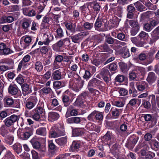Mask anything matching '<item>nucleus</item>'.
I'll return each mask as SVG.
<instances>
[{"label": "nucleus", "mask_w": 159, "mask_h": 159, "mask_svg": "<svg viewBox=\"0 0 159 159\" xmlns=\"http://www.w3.org/2000/svg\"><path fill=\"white\" fill-rule=\"evenodd\" d=\"M92 86H89V85H88L87 88L89 91L93 95L95 94L98 95L99 94V91L92 88Z\"/></svg>", "instance_id": "obj_43"}, {"label": "nucleus", "mask_w": 159, "mask_h": 159, "mask_svg": "<svg viewBox=\"0 0 159 159\" xmlns=\"http://www.w3.org/2000/svg\"><path fill=\"white\" fill-rule=\"evenodd\" d=\"M140 1L143 3L149 9L154 10L156 8V7L150 2L148 0H140Z\"/></svg>", "instance_id": "obj_24"}, {"label": "nucleus", "mask_w": 159, "mask_h": 159, "mask_svg": "<svg viewBox=\"0 0 159 159\" xmlns=\"http://www.w3.org/2000/svg\"><path fill=\"white\" fill-rule=\"evenodd\" d=\"M146 87V84L143 82L140 83L139 84H137V89L139 91H143L144 90Z\"/></svg>", "instance_id": "obj_44"}, {"label": "nucleus", "mask_w": 159, "mask_h": 159, "mask_svg": "<svg viewBox=\"0 0 159 159\" xmlns=\"http://www.w3.org/2000/svg\"><path fill=\"white\" fill-rule=\"evenodd\" d=\"M88 33L85 32L80 33L76 35L70 36L72 41L75 43L80 42L84 36L87 35Z\"/></svg>", "instance_id": "obj_8"}, {"label": "nucleus", "mask_w": 159, "mask_h": 159, "mask_svg": "<svg viewBox=\"0 0 159 159\" xmlns=\"http://www.w3.org/2000/svg\"><path fill=\"white\" fill-rule=\"evenodd\" d=\"M4 101L6 107L12 106L14 102L13 99L9 98H4Z\"/></svg>", "instance_id": "obj_32"}, {"label": "nucleus", "mask_w": 159, "mask_h": 159, "mask_svg": "<svg viewBox=\"0 0 159 159\" xmlns=\"http://www.w3.org/2000/svg\"><path fill=\"white\" fill-rule=\"evenodd\" d=\"M59 117V114L55 112L52 111L49 112L48 114V120L51 122L57 120Z\"/></svg>", "instance_id": "obj_13"}, {"label": "nucleus", "mask_w": 159, "mask_h": 159, "mask_svg": "<svg viewBox=\"0 0 159 159\" xmlns=\"http://www.w3.org/2000/svg\"><path fill=\"white\" fill-rule=\"evenodd\" d=\"M51 75V72L50 71H47L43 75V78H42L41 80L39 83L42 84H44L45 81L48 80L50 78Z\"/></svg>", "instance_id": "obj_34"}, {"label": "nucleus", "mask_w": 159, "mask_h": 159, "mask_svg": "<svg viewBox=\"0 0 159 159\" xmlns=\"http://www.w3.org/2000/svg\"><path fill=\"white\" fill-rule=\"evenodd\" d=\"M62 101L64 103V105L65 107H67L70 105V103L69 101V98L67 96H64L63 97Z\"/></svg>", "instance_id": "obj_51"}, {"label": "nucleus", "mask_w": 159, "mask_h": 159, "mask_svg": "<svg viewBox=\"0 0 159 159\" xmlns=\"http://www.w3.org/2000/svg\"><path fill=\"white\" fill-rule=\"evenodd\" d=\"M60 70V69L57 70L53 73L51 77L52 80H59L61 79V76Z\"/></svg>", "instance_id": "obj_26"}, {"label": "nucleus", "mask_w": 159, "mask_h": 159, "mask_svg": "<svg viewBox=\"0 0 159 159\" xmlns=\"http://www.w3.org/2000/svg\"><path fill=\"white\" fill-rule=\"evenodd\" d=\"M53 130L50 132L49 137L51 138H55L59 136L63 135L65 134V131L63 127L56 128L52 127Z\"/></svg>", "instance_id": "obj_5"}, {"label": "nucleus", "mask_w": 159, "mask_h": 159, "mask_svg": "<svg viewBox=\"0 0 159 159\" xmlns=\"http://www.w3.org/2000/svg\"><path fill=\"white\" fill-rule=\"evenodd\" d=\"M96 113V111L94 110L88 116V120L90 121H93L94 119H95Z\"/></svg>", "instance_id": "obj_54"}, {"label": "nucleus", "mask_w": 159, "mask_h": 159, "mask_svg": "<svg viewBox=\"0 0 159 159\" xmlns=\"http://www.w3.org/2000/svg\"><path fill=\"white\" fill-rule=\"evenodd\" d=\"M152 38L150 42L152 43L159 38V26L155 29L151 33Z\"/></svg>", "instance_id": "obj_10"}, {"label": "nucleus", "mask_w": 159, "mask_h": 159, "mask_svg": "<svg viewBox=\"0 0 159 159\" xmlns=\"http://www.w3.org/2000/svg\"><path fill=\"white\" fill-rule=\"evenodd\" d=\"M120 20V19H119L116 16H114L113 17L112 19L110 20L109 24L111 25L112 27H117Z\"/></svg>", "instance_id": "obj_16"}, {"label": "nucleus", "mask_w": 159, "mask_h": 159, "mask_svg": "<svg viewBox=\"0 0 159 159\" xmlns=\"http://www.w3.org/2000/svg\"><path fill=\"white\" fill-rule=\"evenodd\" d=\"M57 33L58 37L61 38L64 36V32L62 29L60 27L57 30Z\"/></svg>", "instance_id": "obj_56"}, {"label": "nucleus", "mask_w": 159, "mask_h": 159, "mask_svg": "<svg viewBox=\"0 0 159 159\" xmlns=\"http://www.w3.org/2000/svg\"><path fill=\"white\" fill-rule=\"evenodd\" d=\"M148 33L143 31H142L138 36V39L135 41L134 43L138 47H143L145 44L144 40L148 39Z\"/></svg>", "instance_id": "obj_3"}, {"label": "nucleus", "mask_w": 159, "mask_h": 159, "mask_svg": "<svg viewBox=\"0 0 159 159\" xmlns=\"http://www.w3.org/2000/svg\"><path fill=\"white\" fill-rule=\"evenodd\" d=\"M83 129L81 128H76L72 130V133L75 136L81 135L83 133Z\"/></svg>", "instance_id": "obj_31"}, {"label": "nucleus", "mask_w": 159, "mask_h": 159, "mask_svg": "<svg viewBox=\"0 0 159 159\" xmlns=\"http://www.w3.org/2000/svg\"><path fill=\"white\" fill-rule=\"evenodd\" d=\"M29 64L28 63H25L24 62H23V61H21L19 63L18 66V70H20L22 68L24 69Z\"/></svg>", "instance_id": "obj_55"}, {"label": "nucleus", "mask_w": 159, "mask_h": 159, "mask_svg": "<svg viewBox=\"0 0 159 159\" xmlns=\"http://www.w3.org/2000/svg\"><path fill=\"white\" fill-rule=\"evenodd\" d=\"M118 90L120 95L122 96H125L127 95L128 93L127 91L125 89L119 88Z\"/></svg>", "instance_id": "obj_53"}, {"label": "nucleus", "mask_w": 159, "mask_h": 159, "mask_svg": "<svg viewBox=\"0 0 159 159\" xmlns=\"http://www.w3.org/2000/svg\"><path fill=\"white\" fill-rule=\"evenodd\" d=\"M149 144L151 148L155 151L157 150L159 148V142L155 139L151 140L149 142Z\"/></svg>", "instance_id": "obj_21"}, {"label": "nucleus", "mask_w": 159, "mask_h": 159, "mask_svg": "<svg viewBox=\"0 0 159 159\" xmlns=\"http://www.w3.org/2000/svg\"><path fill=\"white\" fill-rule=\"evenodd\" d=\"M13 52V51L6 45L5 48H4V49L2 50L0 54L1 55H7Z\"/></svg>", "instance_id": "obj_28"}, {"label": "nucleus", "mask_w": 159, "mask_h": 159, "mask_svg": "<svg viewBox=\"0 0 159 159\" xmlns=\"http://www.w3.org/2000/svg\"><path fill=\"white\" fill-rule=\"evenodd\" d=\"M21 131H22L21 129H19L17 132V134L18 137L23 140H27L31 135L30 133L29 132H21Z\"/></svg>", "instance_id": "obj_11"}, {"label": "nucleus", "mask_w": 159, "mask_h": 159, "mask_svg": "<svg viewBox=\"0 0 159 159\" xmlns=\"http://www.w3.org/2000/svg\"><path fill=\"white\" fill-rule=\"evenodd\" d=\"M86 97V93H83L80 95L77 98V99L74 105L75 106L79 107L82 108H84L88 105V104L85 101Z\"/></svg>", "instance_id": "obj_2"}, {"label": "nucleus", "mask_w": 159, "mask_h": 159, "mask_svg": "<svg viewBox=\"0 0 159 159\" xmlns=\"http://www.w3.org/2000/svg\"><path fill=\"white\" fill-rule=\"evenodd\" d=\"M6 157L8 159H15V157L12 154L11 152L8 150L7 151Z\"/></svg>", "instance_id": "obj_61"}, {"label": "nucleus", "mask_w": 159, "mask_h": 159, "mask_svg": "<svg viewBox=\"0 0 159 159\" xmlns=\"http://www.w3.org/2000/svg\"><path fill=\"white\" fill-rule=\"evenodd\" d=\"M89 130L95 131L98 133L100 131V128L97 126H96L94 124H89Z\"/></svg>", "instance_id": "obj_35"}, {"label": "nucleus", "mask_w": 159, "mask_h": 159, "mask_svg": "<svg viewBox=\"0 0 159 159\" xmlns=\"http://www.w3.org/2000/svg\"><path fill=\"white\" fill-rule=\"evenodd\" d=\"M38 99L36 96H30L25 102V107L29 109H32L36 104Z\"/></svg>", "instance_id": "obj_6"}, {"label": "nucleus", "mask_w": 159, "mask_h": 159, "mask_svg": "<svg viewBox=\"0 0 159 159\" xmlns=\"http://www.w3.org/2000/svg\"><path fill=\"white\" fill-rule=\"evenodd\" d=\"M111 112L112 114V117L113 118H117L121 113V110L116 108L112 107L111 109Z\"/></svg>", "instance_id": "obj_15"}, {"label": "nucleus", "mask_w": 159, "mask_h": 159, "mask_svg": "<svg viewBox=\"0 0 159 159\" xmlns=\"http://www.w3.org/2000/svg\"><path fill=\"white\" fill-rule=\"evenodd\" d=\"M89 86H91L92 87H96L98 85L102 86L104 85V83L100 80L96 78H93L89 80L88 84Z\"/></svg>", "instance_id": "obj_12"}, {"label": "nucleus", "mask_w": 159, "mask_h": 159, "mask_svg": "<svg viewBox=\"0 0 159 159\" xmlns=\"http://www.w3.org/2000/svg\"><path fill=\"white\" fill-rule=\"evenodd\" d=\"M14 17L11 16H3L0 18V24L6 22L11 23L14 20Z\"/></svg>", "instance_id": "obj_17"}, {"label": "nucleus", "mask_w": 159, "mask_h": 159, "mask_svg": "<svg viewBox=\"0 0 159 159\" xmlns=\"http://www.w3.org/2000/svg\"><path fill=\"white\" fill-rule=\"evenodd\" d=\"M112 104L117 107H121L124 106V103L121 101H115L112 102Z\"/></svg>", "instance_id": "obj_48"}, {"label": "nucleus", "mask_w": 159, "mask_h": 159, "mask_svg": "<svg viewBox=\"0 0 159 159\" xmlns=\"http://www.w3.org/2000/svg\"><path fill=\"white\" fill-rule=\"evenodd\" d=\"M102 19V16H99L95 24V29L98 31H102V29L101 28L102 25V21H101Z\"/></svg>", "instance_id": "obj_25"}, {"label": "nucleus", "mask_w": 159, "mask_h": 159, "mask_svg": "<svg viewBox=\"0 0 159 159\" xmlns=\"http://www.w3.org/2000/svg\"><path fill=\"white\" fill-rule=\"evenodd\" d=\"M13 123L17 121L19 119V116L15 115H13L9 117Z\"/></svg>", "instance_id": "obj_62"}, {"label": "nucleus", "mask_w": 159, "mask_h": 159, "mask_svg": "<svg viewBox=\"0 0 159 159\" xmlns=\"http://www.w3.org/2000/svg\"><path fill=\"white\" fill-rule=\"evenodd\" d=\"M50 40L48 37H45V36H43L42 39H41L39 41L38 44L39 45H42L43 44L48 45L50 43Z\"/></svg>", "instance_id": "obj_29"}, {"label": "nucleus", "mask_w": 159, "mask_h": 159, "mask_svg": "<svg viewBox=\"0 0 159 159\" xmlns=\"http://www.w3.org/2000/svg\"><path fill=\"white\" fill-rule=\"evenodd\" d=\"M62 47V46L59 41L52 46V48L53 50L57 52L60 51V48Z\"/></svg>", "instance_id": "obj_39"}, {"label": "nucleus", "mask_w": 159, "mask_h": 159, "mask_svg": "<svg viewBox=\"0 0 159 159\" xmlns=\"http://www.w3.org/2000/svg\"><path fill=\"white\" fill-rule=\"evenodd\" d=\"M116 14L119 17H121L122 15V8L121 7H118L116 9Z\"/></svg>", "instance_id": "obj_57"}, {"label": "nucleus", "mask_w": 159, "mask_h": 159, "mask_svg": "<svg viewBox=\"0 0 159 159\" xmlns=\"http://www.w3.org/2000/svg\"><path fill=\"white\" fill-rule=\"evenodd\" d=\"M50 49V47L48 46H44L40 49V52L43 54H46L47 53L48 50Z\"/></svg>", "instance_id": "obj_47"}, {"label": "nucleus", "mask_w": 159, "mask_h": 159, "mask_svg": "<svg viewBox=\"0 0 159 159\" xmlns=\"http://www.w3.org/2000/svg\"><path fill=\"white\" fill-rule=\"evenodd\" d=\"M44 105L43 104L41 106L38 105L33 111L34 115L33 116V119L36 121H39L44 111Z\"/></svg>", "instance_id": "obj_4"}, {"label": "nucleus", "mask_w": 159, "mask_h": 159, "mask_svg": "<svg viewBox=\"0 0 159 159\" xmlns=\"http://www.w3.org/2000/svg\"><path fill=\"white\" fill-rule=\"evenodd\" d=\"M75 78L74 80L72 79L70 81L69 87L73 90L78 92L83 87L84 81L81 79L79 75H75Z\"/></svg>", "instance_id": "obj_1"}, {"label": "nucleus", "mask_w": 159, "mask_h": 159, "mask_svg": "<svg viewBox=\"0 0 159 159\" xmlns=\"http://www.w3.org/2000/svg\"><path fill=\"white\" fill-rule=\"evenodd\" d=\"M8 91L11 95H15L18 92V89L16 85L11 84L8 87Z\"/></svg>", "instance_id": "obj_20"}, {"label": "nucleus", "mask_w": 159, "mask_h": 159, "mask_svg": "<svg viewBox=\"0 0 159 159\" xmlns=\"http://www.w3.org/2000/svg\"><path fill=\"white\" fill-rule=\"evenodd\" d=\"M5 141L6 143L10 145L12 144L14 141V137L12 135L7 136L5 138Z\"/></svg>", "instance_id": "obj_46"}, {"label": "nucleus", "mask_w": 159, "mask_h": 159, "mask_svg": "<svg viewBox=\"0 0 159 159\" xmlns=\"http://www.w3.org/2000/svg\"><path fill=\"white\" fill-rule=\"evenodd\" d=\"M62 46H68L70 44V41L68 38H66L64 39H61L59 41Z\"/></svg>", "instance_id": "obj_33"}, {"label": "nucleus", "mask_w": 159, "mask_h": 159, "mask_svg": "<svg viewBox=\"0 0 159 159\" xmlns=\"http://www.w3.org/2000/svg\"><path fill=\"white\" fill-rule=\"evenodd\" d=\"M144 30L147 32H149L153 28L150 23H147L144 24L143 26Z\"/></svg>", "instance_id": "obj_42"}, {"label": "nucleus", "mask_w": 159, "mask_h": 159, "mask_svg": "<svg viewBox=\"0 0 159 159\" xmlns=\"http://www.w3.org/2000/svg\"><path fill=\"white\" fill-rule=\"evenodd\" d=\"M15 80L19 84H22L24 82V80L23 77L21 75H19L16 78Z\"/></svg>", "instance_id": "obj_49"}, {"label": "nucleus", "mask_w": 159, "mask_h": 159, "mask_svg": "<svg viewBox=\"0 0 159 159\" xmlns=\"http://www.w3.org/2000/svg\"><path fill=\"white\" fill-rule=\"evenodd\" d=\"M67 141L66 137H61L55 139L56 143L59 146H64L66 143Z\"/></svg>", "instance_id": "obj_22"}, {"label": "nucleus", "mask_w": 159, "mask_h": 159, "mask_svg": "<svg viewBox=\"0 0 159 159\" xmlns=\"http://www.w3.org/2000/svg\"><path fill=\"white\" fill-rule=\"evenodd\" d=\"M102 49L104 52H112L113 50L110 49L107 44H105L102 46Z\"/></svg>", "instance_id": "obj_58"}, {"label": "nucleus", "mask_w": 159, "mask_h": 159, "mask_svg": "<svg viewBox=\"0 0 159 159\" xmlns=\"http://www.w3.org/2000/svg\"><path fill=\"white\" fill-rule=\"evenodd\" d=\"M103 113L99 111H96L95 119L101 121L103 120Z\"/></svg>", "instance_id": "obj_40"}, {"label": "nucleus", "mask_w": 159, "mask_h": 159, "mask_svg": "<svg viewBox=\"0 0 159 159\" xmlns=\"http://www.w3.org/2000/svg\"><path fill=\"white\" fill-rule=\"evenodd\" d=\"M65 26L66 29L74 33L75 31V25L70 23L66 24Z\"/></svg>", "instance_id": "obj_37"}, {"label": "nucleus", "mask_w": 159, "mask_h": 159, "mask_svg": "<svg viewBox=\"0 0 159 159\" xmlns=\"http://www.w3.org/2000/svg\"><path fill=\"white\" fill-rule=\"evenodd\" d=\"M4 121L5 125L8 127L11 126L13 124L9 117L7 118Z\"/></svg>", "instance_id": "obj_63"}, {"label": "nucleus", "mask_w": 159, "mask_h": 159, "mask_svg": "<svg viewBox=\"0 0 159 159\" xmlns=\"http://www.w3.org/2000/svg\"><path fill=\"white\" fill-rule=\"evenodd\" d=\"M82 119V118L79 117H72L68 118L67 122L69 124H78L80 122Z\"/></svg>", "instance_id": "obj_18"}, {"label": "nucleus", "mask_w": 159, "mask_h": 159, "mask_svg": "<svg viewBox=\"0 0 159 159\" xmlns=\"http://www.w3.org/2000/svg\"><path fill=\"white\" fill-rule=\"evenodd\" d=\"M36 133L37 135L45 136L47 134L46 129L43 127L39 128L36 130Z\"/></svg>", "instance_id": "obj_23"}, {"label": "nucleus", "mask_w": 159, "mask_h": 159, "mask_svg": "<svg viewBox=\"0 0 159 159\" xmlns=\"http://www.w3.org/2000/svg\"><path fill=\"white\" fill-rule=\"evenodd\" d=\"M122 56L124 58H127L130 56L129 50L127 48H125L124 52L122 53Z\"/></svg>", "instance_id": "obj_52"}, {"label": "nucleus", "mask_w": 159, "mask_h": 159, "mask_svg": "<svg viewBox=\"0 0 159 159\" xmlns=\"http://www.w3.org/2000/svg\"><path fill=\"white\" fill-rule=\"evenodd\" d=\"M81 144L79 142L73 141L70 147L69 150L70 152H73L79 148Z\"/></svg>", "instance_id": "obj_19"}, {"label": "nucleus", "mask_w": 159, "mask_h": 159, "mask_svg": "<svg viewBox=\"0 0 159 159\" xmlns=\"http://www.w3.org/2000/svg\"><path fill=\"white\" fill-rule=\"evenodd\" d=\"M31 152L33 159H39V156L38 153L36 151L32 150Z\"/></svg>", "instance_id": "obj_64"}, {"label": "nucleus", "mask_w": 159, "mask_h": 159, "mask_svg": "<svg viewBox=\"0 0 159 159\" xmlns=\"http://www.w3.org/2000/svg\"><path fill=\"white\" fill-rule=\"evenodd\" d=\"M134 5L137 10L140 11H142L146 10L145 7L139 2H137L135 3Z\"/></svg>", "instance_id": "obj_36"}, {"label": "nucleus", "mask_w": 159, "mask_h": 159, "mask_svg": "<svg viewBox=\"0 0 159 159\" xmlns=\"http://www.w3.org/2000/svg\"><path fill=\"white\" fill-rule=\"evenodd\" d=\"M11 147L15 152L18 154H19L21 152L22 146L20 143H16L12 146Z\"/></svg>", "instance_id": "obj_30"}, {"label": "nucleus", "mask_w": 159, "mask_h": 159, "mask_svg": "<svg viewBox=\"0 0 159 159\" xmlns=\"http://www.w3.org/2000/svg\"><path fill=\"white\" fill-rule=\"evenodd\" d=\"M22 89L23 91L25 92V94H28L30 92V89L29 87L28 84H25L22 86Z\"/></svg>", "instance_id": "obj_41"}, {"label": "nucleus", "mask_w": 159, "mask_h": 159, "mask_svg": "<svg viewBox=\"0 0 159 159\" xmlns=\"http://www.w3.org/2000/svg\"><path fill=\"white\" fill-rule=\"evenodd\" d=\"M34 67L35 69L37 71H41L43 69V66L42 63L40 61L36 62L34 65Z\"/></svg>", "instance_id": "obj_38"}, {"label": "nucleus", "mask_w": 159, "mask_h": 159, "mask_svg": "<svg viewBox=\"0 0 159 159\" xmlns=\"http://www.w3.org/2000/svg\"><path fill=\"white\" fill-rule=\"evenodd\" d=\"M9 62L11 65L14 64L13 61L11 59H3L0 60L1 63L8 64Z\"/></svg>", "instance_id": "obj_60"}, {"label": "nucleus", "mask_w": 159, "mask_h": 159, "mask_svg": "<svg viewBox=\"0 0 159 159\" xmlns=\"http://www.w3.org/2000/svg\"><path fill=\"white\" fill-rule=\"evenodd\" d=\"M109 147L111 148V149L113 152H117L118 151L120 147V145L118 143H115L112 145V147L110 146Z\"/></svg>", "instance_id": "obj_50"}, {"label": "nucleus", "mask_w": 159, "mask_h": 159, "mask_svg": "<svg viewBox=\"0 0 159 159\" xmlns=\"http://www.w3.org/2000/svg\"><path fill=\"white\" fill-rule=\"evenodd\" d=\"M39 139V137L37 136H34L30 141L33 147L36 149H38L41 145L38 141Z\"/></svg>", "instance_id": "obj_14"}, {"label": "nucleus", "mask_w": 159, "mask_h": 159, "mask_svg": "<svg viewBox=\"0 0 159 159\" xmlns=\"http://www.w3.org/2000/svg\"><path fill=\"white\" fill-rule=\"evenodd\" d=\"M129 25L132 27L131 30L132 35L134 36L138 33L139 30V25L135 20H130L129 22Z\"/></svg>", "instance_id": "obj_7"}, {"label": "nucleus", "mask_w": 159, "mask_h": 159, "mask_svg": "<svg viewBox=\"0 0 159 159\" xmlns=\"http://www.w3.org/2000/svg\"><path fill=\"white\" fill-rule=\"evenodd\" d=\"M103 139L105 142H106L107 144L110 147L114 139V135L111 132L107 131L103 136Z\"/></svg>", "instance_id": "obj_9"}, {"label": "nucleus", "mask_w": 159, "mask_h": 159, "mask_svg": "<svg viewBox=\"0 0 159 159\" xmlns=\"http://www.w3.org/2000/svg\"><path fill=\"white\" fill-rule=\"evenodd\" d=\"M125 79V77L123 75H118L115 78L116 81L120 83L123 82Z\"/></svg>", "instance_id": "obj_59"}, {"label": "nucleus", "mask_w": 159, "mask_h": 159, "mask_svg": "<svg viewBox=\"0 0 159 159\" xmlns=\"http://www.w3.org/2000/svg\"><path fill=\"white\" fill-rule=\"evenodd\" d=\"M156 78L155 73L151 72L148 73L147 80L149 83L151 84L155 82Z\"/></svg>", "instance_id": "obj_27"}, {"label": "nucleus", "mask_w": 159, "mask_h": 159, "mask_svg": "<svg viewBox=\"0 0 159 159\" xmlns=\"http://www.w3.org/2000/svg\"><path fill=\"white\" fill-rule=\"evenodd\" d=\"M101 74L102 77L110 76V74L108 70L106 68H103L102 69V71L101 72Z\"/></svg>", "instance_id": "obj_45"}]
</instances>
